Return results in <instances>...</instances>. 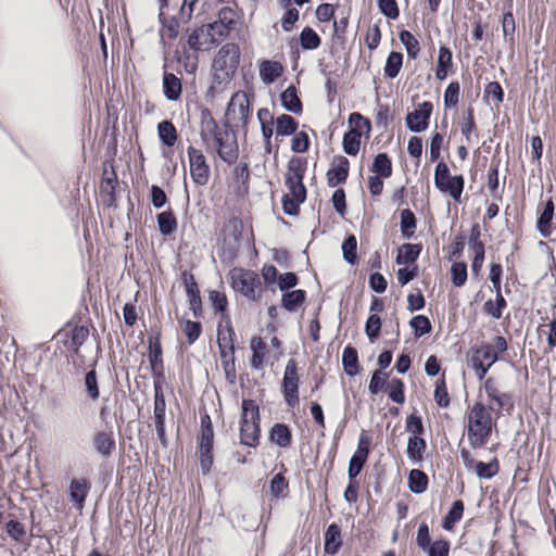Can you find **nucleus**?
<instances>
[{
	"mask_svg": "<svg viewBox=\"0 0 556 556\" xmlns=\"http://www.w3.org/2000/svg\"><path fill=\"white\" fill-rule=\"evenodd\" d=\"M201 138L204 142L213 139L217 148V154L224 162L233 164L237 161L239 150L236 135L229 131L226 126H218L208 111L202 112Z\"/></svg>",
	"mask_w": 556,
	"mask_h": 556,
	"instance_id": "nucleus-1",
	"label": "nucleus"
},
{
	"mask_svg": "<svg viewBox=\"0 0 556 556\" xmlns=\"http://www.w3.org/2000/svg\"><path fill=\"white\" fill-rule=\"evenodd\" d=\"M493 418L491 410L482 403L477 402L469 410L467 435L473 448L483 447L491 437Z\"/></svg>",
	"mask_w": 556,
	"mask_h": 556,
	"instance_id": "nucleus-2",
	"label": "nucleus"
},
{
	"mask_svg": "<svg viewBox=\"0 0 556 556\" xmlns=\"http://www.w3.org/2000/svg\"><path fill=\"white\" fill-rule=\"evenodd\" d=\"M240 59V49L236 43H226L213 60L214 83L220 85L230 80L236 73Z\"/></svg>",
	"mask_w": 556,
	"mask_h": 556,
	"instance_id": "nucleus-3",
	"label": "nucleus"
},
{
	"mask_svg": "<svg viewBox=\"0 0 556 556\" xmlns=\"http://www.w3.org/2000/svg\"><path fill=\"white\" fill-rule=\"evenodd\" d=\"M260 408L254 400L242 401V414L240 420V442L243 445L254 447L260 441Z\"/></svg>",
	"mask_w": 556,
	"mask_h": 556,
	"instance_id": "nucleus-4",
	"label": "nucleus"
},
{
	"mask_svg": "<svg viewBox=\"0 0 556 556\" xmlns=\"http://www.w3.org/2000/svg\"><path fill=\"white\" fill-rule=\"evenodd\" d=\"M230 283L235 291L243 294L252 301H256L261 294V281L258 275L250 269L233 268L229 273Z\"/></svg>",
	"mask_w": 556,
	"mask_h": 556,
	"instance_id": "nucleus-5",
	"label": "nucleus"
},
{
	"mask_svg": "<svg viewBox=\"0 0 556 556\" xmlns=\"http://www.w3.org/2000/svg\"><path fill=\"white\" fill-rule=\"evenodd\" d=\"M306 162L299 157H293L288 163V172L286 175V186L289 190L287 194L296 201H305L306 188L303 184Z\"/></svg>",
	"mask_w": 556,
	"mask_h": 556,
	"instance_id": "nucleus-6",
	"label": "nucleus"
},
{
	"mask_svg": "<svg viewBox=\"0 0 556 556\" xmlns=\"http://www.w3.org/2000/svg\"><path fill=\"white\" fill-rule=\"evenodd\" d=\"M464 184L462 175L451 176L447 165L444 162L438 163L434 170V185L441 192L448 193L454 200H459Z\"/></svg>",
	"mask_w": 556,
	"mask_h": 556,
	"instance_id": "nucleus-7",
	"label": "nucleus"
},
{
	"mask_svg": "<svg viewBox=\"0 0 556 556\" xmlns=\"http://www.w3.org/2000/svg\"><path fill=\"white\" fill-rule=\"evenodd\" d=\"M189 168L192 181L198 186H204L210 178V166L201 150L189 147L187 150Z\"/></svg>",
	"mask_w": 556,
	"mask_h": 556,
	"instance_id": "nucleus-8",
	"label": "nucleus"
},
{
	"mask_svg": "<svg viewBox=\"0 0 556 556\" xmlns=\"http://www.w3.org/2000/svg\"><path fill=\"white\" fill-rule=\"evenodd\" d=\"M283 395L289 406L299 402V375L298 365L294 359H289L282 379Z\"/></svg>",
	"mask_w": 556,
	"mask_h": 556,
	"instance_id": "nucleus-9",
	"label": "nucleus"
},
{
	"mask_svg": "<svg viewBox=\"0 0 556 556\" xmlns=\"http://www.w3.org/2000/svg\"><path fill=\"white\" fill-rule=\"evenodd\" d=\"M226 116L236 123L245 125L250 116V102L248 94L243 91L236 92L227 106Z\"/></svg>",
	"mask_w": 556,
	"mask_h": 556,
	"instance_id": "nucleus-10",
	"label": "nucleus"
},
{
	"mask_svg": "<svg viewBox=\"0 0 556 556\" xmlns=\"http://www.w3.org/2000/svg\"><path fill=\"white\" fill-rule=\"evenodd\" d=\"M154 409H153V419L155 431L157 438L163 447H167L168 440L165 434V412H166V401L163 394L162 389L159 386H155L154 390Z\"/></svg>",
	"mask_w": 556,
	"mask_h": 556,
	"instance_id": "nucleus-11",
	"label": "nucleus"
},
{
	"mask_svg": "<svg viewBox=\"0 0 556 556\" xmlns=\"http://www.w3.org/2000/svg\"><path fill=\"white\" fill-rule=\"evenodd\" d=\"M484 391L488 395L491 412L500 413L506 406L511 405L510 394L502 391L498 382L494 378H488L484 382Z\"/></svg>",
	"mask_w": 556,
	"mask_h": 556,
	"instance_id": "nucleus-12",
	"label": "nucleus"
},
{
	"mask_svg": "<svg viewBox=\"0 0 556 556\" xmlns=\"http://www.w3.org/2000/svg\"><path fill=\"white\" fill-rule=\"evenodd\" d=\"M432 113V103L422 102L413 112L406 115L407 128L413 132H421L428 128Z\"/></svg>",
	"mask_w": 556,
	"mask_h": 556,
	"instance_id": "nucleus-13",
	"label": "nucleus"
},
{
	"mask_svg": "<svg viewBox=\"0 0 556 556\" xmlns=\"http://www.w3.org/2000/svg\"><path fill=\"white\" fill-rule=\"evenodd\" d=\"M92 445L103 458H109L115 450V440L112 432L98 431L93 434Z\"/></svg>",
	"mask_w": 556,
	"mask_h": 556,
	"instance_id": "nucleus-14",
	"label": "nucleus"
},
{
	"mask_svg": "<svg viewBox=\"0 0 556 556\" xmlns=\"http://www.w3.org/2000/svg\"><path fill=\"white\" fill-rule=\"evenodd\" d=\"M90 490V483L86 479H73L70 483V498L77 509L81 510Z\"/></svg>",
	"mask_w": 556,
	"mask_h": 556,
	"instance_id": "nucleus-15",
	"label": "nucleus"
},
{
	"mask_svg": "<svg viewBox=\"0 0 556 556\" xmlns=\"http://www.w3.org/2000/svg\"><path fill=\"white\" fill-rule=\"evenodd\" d=\"M210 31H207V26L202 25L199 28H195L189 36L187 43L190 49L194 51L208 50L213 47L211 42V36H208Z\"/></svg>",
	"mask_w": 556,
	"mask_h": 556,
	"instance_id": "nucleus-16",
	"label": "nucleus"
},
{
	"mask_svg": "<svg viewBox=\"0 0 556 556\" xmlns=\"http://www.w3.org/2000/svg\"><path fill=\"white\" fill-rule=\"evenodd\" d=\"M258 73L261 80L269 85L282 75L283 66L278 61L265 60L261 62Z\"/></svg>",
	"mask_w": 556,
	"mask_h": 556,
	"instance_id": "nucleus-17",
	"label": "nucleus"
},
{
	"mask_svg": "<svg viewBox=\"0 0 556 556\" xmlns=\"http://www.w3.org/2000/svg\"><path fill=\"white\" fill-rule=\"evenodd\" d=\"M349 175V160L340 156L338 163L327 172V180L330 187L344 182Z\"/></svg>",
	"mask_w": 556,
	"mask_h": 556,
	"instance_id": "nucleus-18",
	"label": "nucleus"
},
{
	"mask_svg": "<svg viewBox=\"0 0 556 556\" xmlns=\"http://www.w3.org/2000/svg\"><path fill=\"white\" fill-rule=\"evenodd\" d=\"M269 440L279 447H288L292 441L290 428L285 424H275L269 431Z\"/></svg>",
	"mask_w": 556,
	"mask_h": 556,
	"instance_id": "nucleus-19",
	"label": "nucleus"
},
{
	"mask_svg": "<svg viewBox=\"0 0 556 556\" xmlns=\"http://www.w3.org/2000/svg\"><path fill=\"white\" fill-rule=\"evenodd\" d=\"M163 90L167 100H178L181 94L180 79L172 73H165L163 76Z\"/></svg>",
	"mask_w": 556,
	"mask_h": 556,
	"instance_id": "nucleus-20",
	"label": "nucleus"
},
{
	"mask_svg": "<svg viewBox=\"0 0 556 556\" xmlns=\"http://www.w3.org/2000/svg\"><path fill=\"white\" fill-rule=\"evenodd\" d=\"M478 359V362H481L482 364H485L489 368L497 362L498 355L497 352L494 350V348L491 344H481L475 349H472V354L470 356V359Z\"/></svg>",
	"mask_w": 556,
	"mask_h": 556,
	"instance_id": "nucleus-21",
	"label": "nucleus"
},
{
	"mask_svg": "<svg viewBox=\"0 0 556 556\" xmlns=\"http://www.w3.org/2000/svg\"><path fill=\"white\" fill-rule=\"evenodd\" d=\"M282 106L294 114L302 112V103L298 97L296 88L289 86L280 96Z\"/></svg>",
	"mask_w": 556,
	"mask_h": 556,
	"instance_id": "nucleus-22",
	"label": "nucleus"
},
{
	"mask_svg": "<svg viewBox=\"0 0 556 556\" xmlns=\"http://www.w3.org/2000/svg\"><path fill=\"white\" fill-rule=\"evenodd\" d=\"M342 544L341 530L336 523H331L325 533V552L336 554Z\"/></svg>",
	"mask_w": 556,
	"mask_h": 556,
	"instance_id": "nucleus-23",
	"label": "nucleus"
},
{
	"mask_svg": "<svg viewBox=\"0 0 556 556\" xmlns=\"http://www.w3.org/2000/svg\"><path fill=\"white\" fill-rule=\"evenodd\" d=\"M267 345L260 337H253L250 341V349L252 350V357L250 364L254 369H262L264 364V352Z\"/></svg>",
	"mask_w": 556,
	"mask_h": 556,
	"instance_id": "nucleus-24",
	"label": "nucleus"
},
{
	"mask_svg": "<svg viewBox=\"0 0 556 556\" xmlns=\"http://www.w3.org/2000/svg\"><path fill=\"white\" fill-rule=\"evenodd\" d=\"M342 365L348 376L354 377L358 374V354L355 348L350 345L344 348Z\"/></svg>",
	"mask_w": 556,
	"mask_h": 556,
	"instance_id": "nucleus-25",
	"label": "nucleus"
},
{
	"mask_svg": "<svg viewBox=\"0 0 556 556\" xmlns=\"http://www.w3.org/2000/svg\"><path fill=\"white\" fill-rule=\"evenodd\" d=\"M421 247L419 244L404 243L396 256L397 264H413L419 256Z\"/></svg>",
	"mask_w": 556,
	"mask_h": 556,
	"instance_id": "nucleus-26",
	"label": "nucleus"
},
{
	"mask_svg": "<svg viewBox=\"0 0 556 556\" xmlns=\"http://www.w3.org/2000/svg\"><path fill=\"white\" fill-rule=\"evenodd\" d=\"M298 129L296 121L288 114H281L276 118V135L286 137L295 134Z\"/></svg>",
	"mask_w": 556,
	"mask_h": 556,
	"instance_id": "nucleus-27",
	"label": "nucleus"
},
{
	"mask_svg": "<svg viewBox=\"0 0 556 556\" xmlns=\"http://www.w3.org/2000/svg\"><path fill=\"white\" fill-rule=\"evenodd\" d=\"M159 230L163 236H170L177 229V220L172 211H165L157 215Z\"/></svg>",
	"mask_w": 556,
	"mask_h": 556,
	"instance_id": "nucleus-28",
	"label": "nucleus"
},
{
	"mask_svg": "<svg viewBox=\"0 0 556 556\" xmlns=\"http://www.w3.org/2000/svg\"><path fill=\"white\" fill-rule=\"evenodd\" d=\"M160 140L166 147H173L177 141V131L172 122L163 121L157 125Z\"/></svg>",
	"mask_w": 556,
	"mask_h": 556,
	"instance_id": "nucleus-29",
	"label": "nucleus"
},
{
	"mask_svg": "<svg viewBox=\"0 0 556 556\" xmlns=\"http://www.w3.org/2000/svg\"><path fill=\"white\" fill-rule=\"evenodd\" d=\"M426 441L417 435H412L407 441V455L414 462H420L426 451Z\"/></svg>",
	"mask_w": 556,
	"mask_h": 556,
	"instance_id": "nucleus-30",
	"label": "nucleus"
},
{
	"mask_svg": "<svg viewBox=\"0 0 556 556\" xmlns=\"http://www.w3.org/2000/svg\"><path fill=\"white\" fill-rule=\"evenodd\" d=\"M480 479H492L500 470L498 462L496 458L489 463L477 462L471 469Z\"/></svg>",
	"mask_w": 556,
	"mask_h": 556,
	"instance_id": "nucleus-31",
	"label": "nucleus"
},
{
	"mask_svg": "<svg viewBox=\"0 0 556 556\" xmlns=\"http://www.w3.org/2000/svg\"><path fill=\"white\" fill-rule=\"evenodd\" d=\"M305 301V292L303 290H293L282 295V306L289 312H295Z\"/></svg>",
	"mask_w": 556,
	"mask_h": 556,
	"instance_id": "nucleus-32",
	"label": "nucleus"
},
{
	"mask_svg": "<svg viewBox=\"0 0 556 556\" xmlns=\"http://www.w3.org/2000/svg\"><path fill=\"white\" fill-rule=\"evenodd\" d=\"M428 478L419 469H413L408 477V488L415 494L424 493L427 490Z\"/></svg>",
	"mask_w": 556,
	"mask_h": 556,
	"instance_id": "nucleus-33",
	"label": "nucleus"
},
{
	"mask_svg": "<svg viewBox=\"0 0 556 556\" xmlns=\"http://www.w3.org/2000/svg\"><path fill=\"white\" fill-rule=\"evenodd\" d=\"M371 170L376 176L388 178L392 174V163L390 157L386 153H379L372 163Z\"/></svg>",
	"mask_w": 556,
	"mask_h": 556,
	"instance_id": "nucleus-34",
	"label": "nucleus"
},
{
	"mask_svg": "<svg viewBox=\"0 0 556 556\" xmlns=\"http://www.w3.org/2000/svg\"><path fill=\"white\" fill-rule=\"evenodd\" d=\"M464 513V503L460 500L455 501L452 504L447 515L443 519L442 527L445 530H451L456 522H458Z\"/></svg>",
	"mask_w": 556,
	"mask_h": 556,
	"instance_id": "nucleus-35",
	"label": "nucleus"
},
{
	"mask_svg": "<svg viewBox=\"0 0 556 556\" xmlns=\"http://www.w3.org/2000/svg\"><path fill=\"white\" fill-rule=\"evenodd\" d=\"M349 124L351 125V129L349 131H354L361 137L363 134H369L371 129L370 121L357 112L350 115Z\"/></svg>",
	"mask_w": 556,
	"mask_h": 556,
	"instance_id": "nucleus-36",
	"label": "nucleus"
},
{
	"mask_svg": "<svg viewBox=\"0 0 556 556\" xmlns=\"http://www.w3.org/2000/svg\"><path fill=\"white\" fill-rule=\"evenodd\" d=\"M403 64V55L400 52L392 51L384 65V75L389 78H395Z\"/></svg>",
	"mask_w": 556,
	"mask_h": 556,
	"instance_id": "nucleus-37",
	"label": "nucleus"
},
{
	"mask_svg": "<svg viewBox=\"0 0 556 556\" xmlns=\"http://www.w3.org/2000/svg\"><path fill=\"white\" fill-rule=\"evenodd\" d=\"M206 26L213 46H216L220 40L226 38L231 30V26H225L223 22L217 21L206 24Z\"/></svg>",
	"mask_w": 556,
	"mask_h": 556,
	"instance_id": "nucleus-38",
	"label": "nucleus"
},
{
	"mask_svg": "<svg viewBox=\"0 0 556 556\" xmlns=\"http://www.w3.org/2000/svg\"><path fill=\"white\" fill-rule=\"evenodd\" d=\"M416 229V218L414 213L405 208L401 212V232L404 238H412Z\"/></svg>",
	"mask_w": 556,
	"mask_h": 556,
	"instance_id": "nucleus-39",
	"label": "nucleus"
},
{
	"mask_svg": "<svg viewBox=\"0 0 556 556\" xmlns=\"http://www.w3.org/2000/svg\"><path fill=\"white\" fill-rule=\"evenodd\" d=\"M186 293L190 303V308L197 316L198 311L201 308V298L198 285L194 281L193 277H191L189 281H186Z\"/></svg>",
	"mask_w": 556,
	"mask_h": 556,
	"instance_id": "nucleus-40",
	"label": "nucleus"
},
{
	"mask_svg": "<svg viewBox=\"0 0 556 556\" xmlns=\"http://www.w3.org/2000/svg\"><path fill=\"white\" fill-rule=\"evenodd\" d=\"M301 47L305 50H314L320 46V38L317 33L311 28L305 27L300 35Z\"/></svg>",
	"mask_w": 556,
	"mask_h": 556,
	"instance_id": "nucleus-41",
	"label": "nucleus"
},
{
	"mask_svg": "<svg viewBox=\"0 0 556 556\" xmlns=\"http://www.w3.org/2000/svg\"><path fill=\"white\" fill-rule=\"evenodd\" d=\"M399 37L406 49L407 55L415 59L419 53V41L417 38L408 30H402Z\"/></svg>",
	"mask_w": 556,
	"mask_h": 556,
	"instance_id": "nucleus-42",
	"label": "nucleus"
},
{
	"mask_svg": "<svg viewBox=\"0 0 556 556\" xmlns=\"http://www.w3.org/2000/svg\"><path fill=\"white\" fill-rule=\"evenodd\" d=\"M89 337V330L85 326L75 327L71 331L70 349L78 353L79 348L85 343Z\"/></svg>",
	"mask_w": 556,
	"mask_h": 556,
	"instance_id": "nucleus-43",
	"label": "nucleus"
},
{
	"mask_svg": "<svg viewBox=\"0 0 556 556\" xmlns=\"http://www.w3.org/2000/svg\"><path fill=\"white\" fill-rule=\"evenodd\" d=\"M235 331L231 326H227V328L223 331L218 332L217 343L218 346H225V349L229 350V356L231 358V364L235 362V344H233Z\"/></svg>",
	"mask_w": 556,
	"mask_h": 556,
	"instance_id": "nucleus-44",
	"label": "nucleus"
},
{
	"mask_svg": "<svg viewBox=\"0 0 556 556\" xmlns=\"http://www.w3.org/2000/svg\"><path fill=\"white\" fill-rule=\"evenodd\" d=\"M257 118L261 124L262 135L264 140H270L273 136V116L268 109H260L257 112Z\"/></svg>",
	"mask_w": 556,
	"mask_h": 556,
	"instance_id": "nucleus-45",
	"label": "nucleus"
},
{
	"mask_svg": "<svg viewBox=\"0 0 556 556\" xmlns=\"http://www.w3.org/2000/svg\"><path fill=\"white\" fill-rule=\"evenodd\" d=\"M506 306V301L503 298L501 292H496L495 301L488 300L484 303V311L486 314L491 315L493 318L498 319L502 316V311Z\"/></svg>",
	"mask_w": 556,
	"mask_h": 556,
	"instance_id": "nucleus-46",
	"label": "nucleus"
},
{
	"mask_svg": "<svg viewBox=\"0 0 556 556\" xmlns=\"http://www.w3.org/2000/svg\"><path fill=\"white\" fill-rule=\"evenodd\" d=\"M367 457L363 451H355L349 463L348 475L350 479H354L359 475Z\"/></svg>",
	"mask_w": 556,
	"mask_h": 556,
	"instance_id": "nucleus-47",
	"label": "nucleus"
},
{
	"mask_svg": "<svg viewBox=\"0 0 556 556\" xmlns=\"http://www.w3.org/2000/svg\"><path fill=\"white\" fill-rule=\"evenodd\" d=\"M356 251H357V240H356L355 236L351 235L342 243L343 258L349 264H352V265L355 264L356 258H357Z\"/></svg>",
	"mask_w": 556,
	"mask_h": 556,
	"instance_id": "nucleus-48",
	"label": "nucleus"
},
{
	"mask_svg": "<svg viewBox=\"0 0 556 556\" xmlns=\"http://www.w3.org/2000/svg\"><path fill=\"white\" fill-rule=\"evenodd\" d=\"M343 150L349 155H356L361 147V136L354 131H348L343 137Z\"/></svg>",
	"mask_w": 556,
	"mask_h": 556,
	"instance_id": "nucleus-49",
	"label": "nucleus"
},
{
	"mask_svg": "<svg viewBox=\"0 0 556 556\" xmlns=\"http://www.w3.org/2000/svg\"><path fill=\"white\" fill-rule=\"evenodd\" d=\"M452 283L462 287L467 280V265L464 262H456L451 267Z\"/></svg>",
	"mask_w": 556,
	"mask_h": 556,
	"instance_id": "nucleus-50",
	"label": "nucleus"
},
{
	"mask_svg": "<svg viewBox=\"0 0 556 556\" xmlns=\"http://www.w3.org/2000/svg\"><path fill=\"white\" fill-rule=\"evenodd\" d=\"M409 325L414 329L416 337H421L431 331V323L429 318L424 315L413 317Z\"/></svg>",
	"mask_w": 556,
	"mask_h": 556,
	"instance_id": "nucleus-51",
	"label": "nucleus"
},
{
	"mask_svg": "<svg viewBox=\"0 0 556 556\" xmlns=\"http://www.w3.org/2000/svg\"><path fill=\"white\" fill-rule=\"evenodd\" d=\"M381 318L377 314H371L367 318L365 324V332L371 342H374L378 338L381 329Z\"/></svg>",
	"mask_w": 556,
	"mask_h": 556,
	"instance_id": "nucleus-52",
	"label": "nucleus"
},
{
	"mask_svg": "<svg viewBox=\"0 0 556 556\" xmlns=\"http://www.w3.org/2000/svg\"><path fill=\"white\" fill-rule=\"evenodd\" d=\"M85 388H86L88 396L92 401H97L99 399L100 391H99V387H98L96 370H90L86 374Z\"/></svg>",
	"mask_w": 556,
	"mask_h": 556,
	"instance_id": "nucleus-53",
	"label": "nucleus"
},
{
	"mask_svg": "<svg viewBox=\"0 0 556 556\" xmlns=\"http://www.w3.org/2000/svg\"><path fill=\"white\" fill-rule=\"evenodd\" d=\"M459 91L460 88L457 81H452L448 84L444 92V104L446 108H454L458 104Z\"/></svg>",
	"mask_w": 556,
	"mask_h": 556,
	"instance_id": "nucleus-54",
	"label": "nucleus"
},
{
	"mask_svg": "<svg viewBox=\"0 0 556 556\" xmlns=\"http://www.w3.org/2000/svg\"><path fill=\"white\" fill-rule=\"evenodd\" d=\"M389 397L397 404L405 402L404 383L401 379H392L389 386Z\"/></svg>",
	"mask_w": 556,
	"mask_h": 556,
	"instance_id": "nucleus-55",
	"label": "nucleus"
},
{
	"mask_svg": "<svg viewBox=\"0 0 556 556\" xmlns=\"http://www.w3.org/2000/svg\"><path fill=\"white\" fill-rule=\"evenodd\" d=\"M182 330L187 337L188 343L193 344L202 332V325L199 321L186 320Z\"/></svg>",
	"mask_w": 556,
	"mask_h": 556,
	"instance_id": "nucleus-56",
	"label": "nucleus"
},
{
	"mask_svg": "<svg viewBox=\"0 0 556 556\" xmlns=\"http://www.w3.org/2000/svg\"><path fill=\"white\" fill-rule=\"evenodd\" d=\"M294 137L291 143V150L295 153H304L308 150L309 139L306 132L299 131L293 134Z\"/></svg>",
	"mask_w": 556,
	"mask_h": 556,
	"instance_id": "nucleus-57",
	"label": "nucleus"
},
{
	"mask_svg": "<svg viewBox=\"0 0 556 556\" xmlns=\"http://www.w3.org/2000/svg\"><path fill=\"white\" fill-rule=\"evenodd\" d=\"M378 7L380 12L388 18L395 20L400 15L395 0H378Z\"/></svg>",
	"mask_w": 556,
	"mask_h": 556,
	"instance_id": "nucleus-58",
	"label": "nucleus"
},
{
	"mask_svg": "<svg viewBox=\"0 0 556 556\" xmlns=\"http://www.w3.org/2000/svg\"><path fill=\"white\" fill-rule=\"evenodd\" d=\"M434 400L441 407H447L450 405V396L443 379L438 380L435 383Z\"/></svg>",
	"mask_w": 556,
	"mask_h": 556,
	"instance_id": "nucleus-59",
	"label": "nucleus"
},
{
	"mask_svg": "<svg viewBox=\"0 0 556 556\" xmlns=\"http://www.w3.org/2000/svg\"><path fill=\"white\" fill-rule=\"evenodd\" d=\"M426 551L428 552V556H448L450 543L444 539L437 540L432 542Z\"/></svg>",
	"mask_w": 556,
	"mask_h": 556,
	"instance_id": "nucleus-60",
	"label": "nucleus"
},
{
	"mask_svg": "<svg viewBox=\"0 0 556 556\" xmlns=\"http://www.w3.org/2000/svg\"><path fill=\"white\" fill-rule=\"evenodd\" d=\"M484 96L492 98L495 101V104H500L504 100L503 88L497 81H491L485 86Z\"/></svg>",
	"mask_w": 556,
	"mask_h": 556,
	"instance_id": "nucleus-61",
	"label": "nucleus"
},
{
	"mask_svg": "<svg viewBox=\"0 0 556 556\" xmlns=\"http://www.w3.org/2000/svg\"><path fill=\"white\" fill-rule=\"evenodd\" d=\"M386 374H383L381 370H375L369 382V392L371 394H378L386 386Z\"/></svg>",
	"mask_w": 556,
	"mask_h": 556,
	"instance_id": "nucleus-62",
	"label": "nucleus"
},
{
	"mask_svg": "<svg viewBox=\"0 0 556 556\" xmlns=\"http://www.w3.org/2000/svg\"><path fill=\"white\" fill-rule=\"evenodd\" d=\"M473 129H475L473 111H472V109H469L467 111V115L463 117L462 123H460V131H462L463 136L465 137V140L467 143L470 142V135Z\"/></svg>",
	"mask_w": 556,
	"mask_h": 556,
	"instance_id": "nucleus-63",
	"label": "nucleus"
},
{
	"mask_svg": "<svg viewBox=\"0 0 556 556\" xmlns=\"http://www.w3.org/2000/svg\"><path fill=\"white\" fill-rule=\"evenodd\" d=\"M288 488V482L283 475L277 473L273 477L270 481V492L276 497L282 496L285 490Z\"/></svg>",
	"mask_w": 556,
	"mask_h": 556,
	"instance_id": "nucleus-64",
	"label": "nucleus"
}]
</instances>
